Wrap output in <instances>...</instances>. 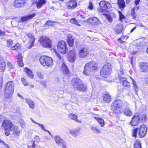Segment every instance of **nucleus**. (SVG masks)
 <instances>
[{"label": "nucleus", "mask_w": 148, "mask_h": 148, "mask_svg": "<svg viewBox=\"0 0 148 148\" xmlns=\"http://www.w3.org/2000/svg\"><path fill=\"white\" fill-rule=\"evenodd\" d=\"M72 84L74 88L79 90L85 92L87 89V86L83 84L82 80L78 78H73Z\"/></svg>", "instance_id": "1"}, {"label": "nucleus", "mask_w": 148, "mask_h": 148, "mask_svg": "<svg viewBox=\"0 0 148 148\" xmlns=\"http://www.w3.org/2000/svg\"><path fill=\"white\" fill-rule=\"evenodd\" d=\"M98 69L96 63L94 61H92L85 64L83 73L85 75H88L90 71L93 72V71L97 70Z\"/></svg>", "instance_id": "2"}, {"label": "nucleus", "mask_w": 148, "mask_h": 148, "mask_svg": "<svg viewBox=\"0 0 148 148\" xmlns=\"http://www.w3.org/2000/svg\"><path fill=\"white\" fill-rule=\"evenodd\" d=\"M14 89V84L12 82L10 81L7 82L6 84L4 90V95L5 97H10L13 93Z\"/></svg>", "instance_id": "3"}, {"label": "nucleus", "mask_w": 148, "mask_h": 148, "mask_svg": "<svg viewBox=\"0 0 148 148\" xmlns=\"http://www.w3.org/2000/svg\"><path fill=\"white\" fill-rule=\"evenodd\" d=\"M111 70V67L110 64L107 63L105 64L101 69V76L104 78L108 77L110 75Z\"/></svg>", "instance_id": "4"}, {"label": "nucleus", "mask_w": 148, "mask_h": 148, "mask_svg": "<svg viewBox=\"0 0 148 148\" xmlns=\"http://www.w3.org/2000/svg\"><path fill=\"white\" fill-rule=\"evenodd\" d=\"M41 64L43 66H51L53 65V61L52 59L47 56H41L39 59Z\"/></svg>", "instance_id": "5"}, {"label": "nucleus", "mask_w": 148, "mask_h": 148, "mask_svg": "<svg viewBox=\"0 0 148 148\" xmlns=\"http://www.w3.org/2000/svg\"><path fill=\"white\" fill-rule=\"evenodd\" d=\"M100 8L97 9L100 12H106L111 7L110 4L105 1H101L99 3Z\"/></svg>", "instance_id": "6"}, {"label": "nucleus", "mask_w": 148, "mask_h": 148, "mask_svg": "<svg viewBox=\"0 0 148 148\" xmlns=\"http://www.w3.org/2000/svg\"><path fill=\"white\" fill-rule=\"evenodd\" d=\"M57 49L59 52L63 54H66L68 51L66 43L63 40L60 41L58 42Z\"/></svg>", "instance_id": "7"}, {"label": "nucleus", "mask_w": 148, "mask_h": 148, "mask_svg": "<svg viewBox=\"0 0 148 148\" xmlns=\"http://www.w3.org/2000/svg\"><path fill=\"white\" fill-rule=\"evenodd\" d=\"M39 41L44 47L49 48L51 47V41L48 38L42 36L40 38Z\"/></svg>", "instance_id": "8"}, {"label": "nucleus", "mask_w": 148, "mask_h": 148, "mask_svg": "<svg viewBox=\"0 0 148 148\" xmlns=\"http://www.w3.org/2000/svg\"><path fill=\"white\" fill-rule=\"evenodd\" d=\"M2 129H12L13 125L10 121L8 120H4L2 125Z\"/></svg>", "instance_id": "9"}, {"label": "nucleus", "mask_w": 148, "mask_h": 148, "mask_svg": "<svg viewBox=\"0 0 148 148\" xmlns=\"http://www.w3.org/2000/svg\"><path fill=\"white\" fill-rule=\"evenodd\" d=\"M147 130V128L144 125H141L139 128L138 136L140 138L144 137L146 135Z\"/></svg>", "instance_id": "10"}, {"label": "nucleus", "mask_w": 148, "mask_h": 148, "mask_svg": "<svg viewBox=\"0 0 148 148\" xmlns=\"http://www.w3.org/2000/svg\"><path fill=\"white\" fill-rule=\"evenodd\" d=\"M140 117L138 115H135L132 117V120L130 123V125L132 126H135L139 123Z\"/></svg>", "instance_id": "11"}, {"label": "nucleus", "mask_w": 148, "mask_h": 148, "mask_svg": "<svg viewBox=\"0 0 148 148\" xmlns=\"http://www.w3.org/2000/svg\"><path fill=\"white\" fill-rule=\"evenodd\" d=\"M89 53V50L86 48H82L79 50L78 53L79 57L81 58L85 57Z\"/></svg>", "instance_id": "12"}, {"label": "nucleus", "mask_w": 148, "mask_h": 148, "mask_svg": "<svg viewBox=\"0 0 148 148\" xmlns=\"http://www.w3.org/2000/svg\"><path fill=\"white\" fill-rule=\"evenodd\" d=\"M29 40V43L28 44V48L31 49L34 45V41L35 39L34 35L32 33H28L27 35Z\"/></svg>", "instance_id": "13"}, {"label": "nucleus", "mask_w": 148, "mask_h": 148, "mask_svg": "<svg viewBox=\"0 0 148 148\" xmlns=\"http://www.w3.org/2000/svg\"><path fill=\"white\" fill-rule=\"evenodd\" d=\"M122 106V103L121 101L120 100L118 99L113 102L112 105V109L114 110H115L116 109L121 107Z\"/></svg>", "instance_id": "14"}, {"label": "nucleus", "mask_w": 148, "mask_h": 148, "mask_svg": "<svg viewBox=\"0 0 148 148\" xmlns=\"http://www.w3.org/2000/svg\"><path fill=\"white\" fill-rule=\"evenodd\" d=\"M66 5L68 9H73L77 6V3L75 1L73 0L67 2Z\"/></svg>", "instance_id": "15"}, {"label": "nucleus", "mask_w": 148, "mask_h": 148, "mask_svg": "<svg viewBox=\"0 0 148 148\" xmlns=\"http://www.w3.org/2000/svg\"><path fill=\"white\" fill-rule=\"evenodd\" d=\"M68 59L70 62H72L75 60L76 54L73 50H70L68 54Z\"/></svg>", "instance_id": "16"}, {"label": "nucleus", "mask_w": 148, "mask_h": 148, "mask_svg": "<svg viewBox=\"0 0 148 148\" xmlns=\"http://www.w3.org/2000/svg\"><path fill=\"white\" fill-rule=\"evenodd\" d=\"M88 21L92 25H98L101 23L99 19L95 17H92L88 19Z\"/></svg>", "instance_id": "17"}, {"label": "nucleus", "mask_w": 148, "mask_h": 148, "mask_svg": "<svg viewBox=\"0 0 148 148\" xmlns=\"http://www.w3.org/2000/svg\"><path fill=\"white\" fill-rule=\"evenodd\" d=\"M140 70L144 72L147 71L148 69V64L146 63L140 62L139 63Z\"/></svg>", "instance_id": "18"}, {"label": "nucleus", "mask_w": 148, "mask_h": 148, "mask_svg": "<svg viewBox=\"0 0 148 148\" xmlns=\"http://www.w3.org/2000/svg\"><path fill=\"white\" fill-rule=\"evenodd\" d=\"M61 71L68 77L70 76L69 71L66 64L63 63L61 68Z\"/></svg>", "instance_id": "19"}, {"label": "nucleus", "mask_w": 148, "mask_h": 148, "mask_svg": "<svg viewBox=\"0 0 148 148\" xmlns=\"http://www.w3.org/2000/svg\"><path fill=\"white\" fill-rule=\"evenodd\" d=\"M6 64L3 58L0 56V71L3 72L5 69Z\"/></svg>", "instance_id": "20"}, {"label": "nucleus", "mask_w": 148, "mask_h": 148, "mask_svg": "<svg viewBox=\"0 0 148 148\" xmlns=\"http://www.w3.org/2000/svg\"><path fill=\"white\" fill-rule=\"evenodd\" d=\"M36 15L35 14H33L25 16H23L21 19V21L22 22H25L32 18L35 16Z\"/></svg>", "instance_id": "21"}, {"label": "nucleus", "mask_w": 148, "mask_h": 148, "mask_svg": "<svg viewBox=\"0 0 148 148\" xmlns=\"http://www.w3.org/2000/svg\"><path fill=\"white\" fill-rule=\"evenodd\" d=\"M121 77V79H120L121 82L123 85L125 87H129L130 86V83L127 80L126 78L122 76H120Z\"/></svg>", "instance_id": "22"}, {"label": "nucleus", "mask_w": 148, "mask_h": 148, "mask_svg": "<svg viewBox=\"0 0 148 148\" xmlns=\"http://www.w3.org/2000/svg\"><path fill=\"white\" fill-rule=\"evenodd\" d=\"M25 2V0H15L14 5L16 7H20L24 4Z\"/></svg>", "instance_id": "23"}, {"label": "nucleus", "mask_w": 148, "mask_h": 148, "mask_svg": "<svg viewBox=\"0 0 148 148\" xmlns=\"http://www.w3.org/2000/svg\"><path fill=\"white\" fill-rule=\"evenodd\" d=\"M68 43L70 47H72L74 41V38L71 34H69L68 35L67 38Z\"/></svg>", "instance_id": "24"}, {"label": "nucleus", "mask_w": 148, "mask_h": 148, "mask_svg": "<svg viewBox=\"0 0 148 148\" xmlns=\"http://www.w3.org/2000/svg\"><path fill=\"white\" fill-rule=\"evenodd\" d=\"M122 25L121 24H117L115 28V33L118 34L121 33L122 31Z\"/></svg>", "instance_id": "25"}, {"label": "nucleus", "mask_w": 148, "mask_h": 148, "mask_svg": "<svg viewBox=\"0 0 148 148\" xmlns=\"http://www.w3.org/2000/svg\"><path fill=\"white\" fill-rule=\"evenodd\" d=\"M68 117L70 119L75 121L76 122L81 123V121L77 119V116L75 114L72 113L68 115Z\"/></svg>", "instance_id": "26"}, {"label": "nucleus", "mask_w": 148, "mask_h": 148, "mask_svg": "<svg viewBox=\"0 0 148 148\" xmlns=\"http://www.w3.org/2000/svg\"><path fill=\"white\" fill-rule=\"evenodd\" d=\"M123 112L125 115L128 116H130L132 115V112L128 108L124 109L123 110Z\"/></svg>", "instance_id": "27"}, {"label": "nucleus", "mask_w": 148, "mask_h": 148, "mask_svg": "<svg viewBox=\"0 0 148 148\" xmlns=\"http://www.w3.org/2000/svg\"><path fill=\"white\" fill-rule=\"evenodd\" d=\"M46 3V0H39L36 3V6L38 8H40Z\"/></svg>", "instance_id": "28"}, {"label": "nucleus", "mask_w": 148, "mask_h": 148, "mask_svg": "<svg viewBox=\"0 0 148 148\" xmlns=\"http://www.w3.org/2000/svg\"><path fill=\"white\" fill-rule=\"evenodd\" d=\"M103 100L106 103H109L111 100V97L108 94H104L103 95Z\"/></svg>", "instance_id": "29"}, {"label": "nucleus", "mask_w": 148, "mask_h": 148, "mask_svg": "<svg viewBox=\"0 0 148 148\" xmlns=\"http://www.w3.org/2000/svg\"><path fill=\"white\" fill-rule=\"evenodd\" d=\"M26 102L27 103L29 108L33 109L34 108V103L32 101L28 99H25Z\"/></svg>", "instance_id": "30"}, {"label": "nucleus", "mask_w": 148, "mask_h": 148, "mask_svg": "<svg viewBox=\"0 0 148 148\" xmlns=\"http://www.w3.org/2000/svg\"><path fill=\"white\" fill-rule=\"evenodd\" d=\"M90 128L92 132L94 133L99 134L101 132L100 129L96 126H91Z\"/></svg>", "instance_id": "31"}, {"label": "nucleus", "mask_w": 148, "mask_h": 148, "mask_svg": "<svg viewBox=\"0 0 148 148\" xmlns=\"http://www.w3.org/2000/svg\"><path fill=\"white\" fill-rule=\"evenodd\" d=\"M54 140L57 144L59 145H60L61 143H62L64 141L61 137L58 136H56L54 137Z\"/></svg>", "instance_id": "32"}, {"label": "nucleus", "mask_w": 148, "mask_h": 148, "mask_svg": "<svg viewBox=\"0 0 148 148\" xmlns=\"http://www.w3.org/2000/svg\"><path fill=\"white\" fill-rule=\"evenodd\" d=\"M12 128V129H10V131L11 132L13 131V133L15 134H18L20 131L18 127L16 126H15L13 125V126Z\"/></svg>", "instance_id": "33"}, {"label": "nucleus", "mask_w": 148, "mask_h": 148, "mask_svg": "<svg viewBox=\"0 0 148 148\" xmlns=\"http://www.w3.org/2000/svg\"><path fill=\"white\" fill-rule=\"evenodd\" d=\"M118 4L119 7L121 9H123L125 6V2L124 0H118Z\"/></svg>", "instance_id": "34"}, {"label": "nucleus", "mask_w": 148, "mask_h": 148, "mask_svg": "<svg viewBox=\"0 0 148 148\" xmlns=\"http://www.w3.org/2000/svg\"><path fill=\"white\" fill-rule=\"evenodd\" d=\"M134 145V148H142L141 142L138 140H137L135 141Z\"/></svg>", "instance_id": "35"}, {"label": "nucleus", "mask_w": 148, "mask_h": 148, "mask_svg": "<svg viewBox=\"0 0 148 148\" xmlns=\"http://www.w3.org/2000/svg\"><path fill=\"white\" fill-rule=\"evenodd\" d=\"M24 71L27 73L29 77L31 78H33L34 75L32 74V71L31 70L26 68L25 69Z\"/></svg>", "instance_id": "36"}, {"label": "nucleus", "mask_w": 148, "mask_h": 148, "mask_svg": "<svg viewBox=\"0 0 148 148\" xmlns=\"http://www.w3.org/2000/svg\"><path fill=\"white\" fill-rule=\"evenodd\" d=\"M7 66L9 69V71L11 73L14 72L15 71V69L12 64L10 62H8L7 63Z\"/></svg>", "instance_id": "37"}, {"label": "nucleus", "mask_w": 148, "mask_h": 148, "mask_svg": "<svg viewBox=\"0 0 148 148\" xmlns=\"http://www.w3.org/2000/svg\"><path fill=\"white\" fill-rule=\"evenodd\" d=\"M94 118L97 121L102 127H103L104 125V122L102 119L96 117H95Z\"/></svg>", "instance_id": "38"}, {"label": "nucleus", "mask_w": 148, "mask_h": 148, "mask_svg": "<svg viewBox=\"0 0 148 148\" xmlns=\"http://www.w3.org/2000/svg\"><path fill=\"white\" fill-rule=\"evenodd\" d=\"M78 130H72L70 131V133L74 136H76L78 134Z\"/></svg>", "instance_id": "39"}, {"label": "nucleus", "mask_w": 148, "mask_h": 148, "mask_svg": "<svg viewBox=\"0 0 148 148\" xmlns=\"http://www.w3.org/2000/svg\"><path fill=\"white\" fill-rule=\"evenodd\" d=\"M70 22L73 24H76L79 26H80V25L78 23V21L74 18H73L70 20Z\"/></svg>", "instance_id": "40"}, {"label": "nucleus", "mask_w": 148, "mask_h": 148, "mask_svg": "<svg viewBox=\"0 0 148 148\" xmlns=\"http://www.w3.org/2000/svg\"><path fill=\"white\" fill-rule=\"evenodd\" d=\"M138 129V128H137L134 129L132 130V135L135 138L137 137V133Z\"/></svg>", "instance_id": "41"}, {"label": "nucleus", "mask_w": 148, "mask_h": 148, "mask_svg": "<svg viewBox=\"0 0 148 148\" xmlns=\"http://www.w3.org/2000/svg\"><path fill=\"white\" fill-rule=\"evenodd\" d=\"M56 23L55 21H47L45 23V25H48L49 26H52L53 25V23Z\"/></svg>", "instance_id": "42"}, {"label": "nucleus", "mask_w": 148, "mask_h": 148, "mask_svg": "<svg viewBox=\"0 0 148 148\" xmlns=\"http://www.w3.org/2000/svg\"><path fill=\"white\" fill-rule=\"evenodd\" d=\"M123 74L124 72L123 69H120L119 72L118 73L120 79H121V77L120 76H121V75H123Z\"/></svg>", "instance_id": "43"}, {"label": "nucleus", "mask_w": 148, "mask_h": 148, "mask_svg": "<svg viewBox=\"0 0 148 148\" xmlns=\"http://www.w3.org/2000/svg\"><path fill=\"white\" fill-rule=\"evenodd\" d=\"M20 47L19 44H17L13 46L12 47V50H15L17 49H18Z\"/></svg>", "instance_id": "44"}, {"label": "nucleus", "mask_w": 148, "mask_h": 148, "mask_svg": "<svg viewBox=\"0 0 148 148\" xmlns=\"http://www.w3.org/2000/svg\"><path fill=\"white\" fill-rule=\"evenodd\" d=\"M13 43V41L9 39L7 41V45L8 47H11Z\"/></svg>", "instance_id": "45"}, {"label": "nucleus", "mask_w": 148, "mask_h": 148, "mask_svg": "<svg viewBox=\"0 0 148 148\" xmlns=\"http://www.w3.org/2000/svg\"><path fill=\"white\" fill-rule=\"evenodd\" d=\"M119 15V17L121 19H124L125 18V16L123 14L122 12L120 11H119L118 12Z\"/></svg>", "instance_id": "46"}, {"label": "nucleus", "mask_w": 148, "mask_h": 148, "mask_svg": "<svg viewBox=\"0 0 148 148\" xmlns=\"http://www.w3.org/2000/svg\"><path fill=\"white\" fill-rule=\"evenodd\" d=\"M37 75L38 77L40 79H43V75L40 72H37Z\"/></svg>", "instance_id": "47"}, {"label": "nucleus", "mask_w": 148, "mask_h": 148, "mask_svg": "<svg viewBox=\"0 0 148 148\" xmlns=\"http://www.w3.org/2000/svg\"><path fill=\"white\" fill-rule=\"evenodd\" d=\"M147 118L146 115L145 114H143L141 117L142 120L145 121H146Z\"/></svg>", "instance_id": "48"}, {"label": "nucleus", "mask_w": 148, "mask_h": 148, "mask_svg": "<svg viewBox=\"0 0 148 148\" xmlns=\"http://www.w3.org/2000/svg\"><path fill=\"white\" fill-rule=\"evenodd\" d=\"M17 58L18 59V60H22V56L21 53H19L17 56Z\"/></svg>", "instance_id": "49"}, {"label": "nucleus", "mask_w": 148, "mask_h": 148, "mask_svg": "<svg viewBox=\"0 0 148 148\" xmlns=\"http://www.w3.org/2000/svg\"><path fill=\"white\" fill-rule=\"evenodd\" d=\"M17 63L18 65L22 67L24 65L23 64L22 62V60H21V61H20V60H18Z\"/></svg>", "instance_id": "50"}, {"label": "nucleus", "mask_w": 148, "mask_h": 148, "mask_svg": "<svg viewBox=\"0 0 148 148\" xmlns=\"http://www.w3.org/2000/svg\"><path fill=\"white\" fill-rule=\"evenodd\" d=\"M5 130V134L7 136H8L10 134V130L9 129H4Z\"/></svg>", "instance_id": "51"}, {"label": "nucleus", "mask_w": 148, "mask_h": 148, "mask_svg": "<svg viewBox=\"0 0 148 148\" xmlns=\"http://www.w3.org/2000/svg\"><path fill=\"white\" fill-rule=\"evenodd\" d=\"M37 124L44 131H45V130H46L45 129L44 126L43 124H40L38 123H37Z\"/></svg>", "instance_id": "52"}, {"label": "nucleus", "mask_w": 148, "mask_h": 148, "mask_svg": "<svg viewBox=\"0 0 148 148\" xmlns=\"http://www.w3.org/2000/svg\"><path fill=\"white\" fill-rule=\"evenodd\" d=\"M21 81L25 85H28V83L24 78H22L21 79Z\"/></svg>", "instance_id": "53"}, {"label": "nucleus", "mask_w": 148, "mask_h": 148, "mask_svg": "<svg viewBox=\"0 0 148 148\" xmlns=\"http://www.w3.org/2000/svg\"><path fill=\"white\" fill-rule=\"evenodd\" d=\"M93 5L92 3L90 2H89V5L88 8L90 10H92L93 9Z\"/></svg>", "instance_id": "54"}, {"label": "nucleus", "mask_w": 148, "mask_h": 148, "mask_svg": "<svg viewBox=\"0 0 148 148\" xmlns=\"http://www.w3.org/2000/svg\"><path fill=\"white\" fill-rule=\"evenodd\" d=\"M78 16L81 19H85L86 18V17L84 15L81 14L78 15Z\"/></svg>", "instance_id": "55"}, {"label": "nucleus", "mask_w": 148, "mask_h": 148, "mask_svg": "<svg viewBox=\"0 0 148 148\" xmlns=\"http://www.w3.org/2000/svg\"><path fill=\"white\" fill-rule=\"evenodd\" d=\"M60 145H62V147L63 148H65L66 146V143L64 141H63V142H62V143H61Z\"/></svg>", "instance_id": "56"}, {"label": "nucleus", "mask_w": 148, "mask_h": 148, "mask_svg": "<svg viewBox=\"0 0 148 148\" xmlns=\"http://www.w3.org/2000/svg\"><path fill=\"white\" fill-rule=\"evenodd\" d=\"M107 19L110 22H112V18L110 16H108L107 17Z\"/></svg>", "instance_id": "57"}, {"label": "nucleus", "mask_w": 148, "mask_h": 148, "mask_svg": "<svg viewBox=\"0 0 148 148\" xmlns=\"http://www.w3.org/2000/svg\"><path fill=\"white\" fill-rule=\"evenodd\" d=\"M40 84L45 86L46 85V82L44 81H41L40 82Z\"/></svg>", "instance_id": "58"}, {"label": "nucleus", "mask_w": 148, "mask_h": 148, "mask_svg": "<svg viewBox=\"0 0 148 148\" xmlns=\"http://www.w3.org/2000/svg\"><path fill=\"white\" fill-rule=\"evenodd\" d=\"M35 139L37 141H39L40 140V138L39 136H36L35 137Z\"/></svg>", "instance_id": "59"}, {"label": "nucleus", "mask_w": 148, "mask_h": 148, "mask_svg": "<svg viewBox=\"0 0 148 148\" xmlns=\"http://www.w3.org/2000/svg\"><path fill=\"white\" fill-rule=\"evenodd\" d=\"M0 143H3V144L4 145H5L7 146H8V144H6L5 142H4L2 140H1L0 139Z\"/></svg>", "instance_id": "60"}, {"label": "nucleus", "mask_w": 148, "mask_h": 148, "mask_svg": "<svg viewBox=\"0 0 148 148\" xmlns=\"http://www.w3.org/2000/svg\"><path fill=\"white\" fill-rule=\"evenodd\" d=\"M2 78L1 77H0V88L2 85Z\"/></svg>", "instance_id": "61"}, {"label": "nucleus", "mask_w": 148, "mask_h": 148, "mask_svg": "<svg viewBox=\"0 0 148 148\" xmlns=\"http://www.w3.org/2000/svg\"><path fill=\"white\" fill-rule=\"evenodd\" d=\"M140 0H135V4L137 5H138L139 2Z\"/></svg>", "instance_id": "62"}, {"label": "nucleus", "mask_w": 148, "mask_h": 148, "mask_svg": "<svg viewBox=\"0 0 148 148\" xmlns=\"http://www.w3.org/2000/svg\"><path fill=\"white\" fill-rule=\"evenodd\" d=\"M56 55L59 59L60 60L61 59V56L58 53H56Z\"/></svg>", "instance_id": "63"}, {"label": "nucleus", "mask_w": 148, "mask_h": 148, "mask_svg": "<svg viewBox=\"0 0 148 148\" xmlns=\"http://www.w3.org/2000/svg\"><path fill=\"white\" fill-rule=\"evenodd\" d=\"M32 5H34V4L35 3H36L37 2V0H32Z\"/></svg>", "instance_id": "64"}]
</instances>
